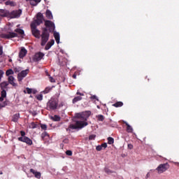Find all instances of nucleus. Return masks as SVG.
<instances>
[{"instance_id": "obj_1", "label": "nucleus", "mask_w": 179, "mask_h": 179, "mask_svg": "<svg viewBox=\"0 0 179 179\" xmlns=\"http://www.w3.org/2000/svg\"><path fill=\"white\" fill-rule=\"evenodd\" d=\"M90 114H92V113L89 110L76 113V118L81 120H77L75 124H70L69 128L66 129V131H71V129H82V128L87 127L88 124L86 121H87V118L90 117Z\"/></svg>"}, {"instance_id": "obj_2", "label": "nucleus", "mask_w": 179, "mask_h": 179, "mask_svg": "<svg viewBox=\"0 0 179 179\" xmlns=\"http://www.w3.org/2000/svg\"><path fill=\"white\" fill-rule=\"evenodd\" d=\"M15 33L10 32L8 34H3L2 37L3 38H14V37H16L17 36V34H19L20 36H22V37L24 36V31H23V29H15Z\"/></svg>"}, {"instance_id": "obj_3", "label": "nucleus", "mask_w": 179, "mask_h": 179, "mask_svg": "<svg viewBox=\"0 0 179 179\" xmlns=\"http://www.w3.org/2000/svg\"><path fill=\"white\" fill-rule=\"evenodd\" d=\"M41 45L44 47L45 44H47V41L50 38V34H48V29L47 28H43L42 31V34L41 35Z\"/></svg>"}, {"instance_id": "obj_4", "label": "nucleus", "mask_w": 179, "mask_h": 179, "mask_svg": "<svg viewBox=\"0 0 179 179\" xmlns=\"http://www.w3.org/2000/svg\"><path fill=\"white\" fill-rule=\"evenodd\" d=\"M170 169V164L169 163L160 164L157 168L156 171L158 174H163L166 173L167 170Z\"/></svg>"}, {"instance_id": "obj_5", "label": "nucleus", "mask_w": 179, "mask_h": 179, "mask_svg": "<svg viewBox=\"0 0 179 179\" xmlns=\"http://www.w3.org/2000/svg\"><path fill=\"white\" fill-rule=\"evenodd\" d=\"M58 108V100L51 99L47 103V110L52 111Z\"/></svg>"}, {"instance_id": "obj_6", "label": "nucleus", "mask_w": 179, "mask_h": 179, "mask_svg": "<svg viewBox=\"0 0 179 179\" xmlns=\"http://www.w3.org/2000/svg\"><path fill=\"white\" fill-rule=\"evenodd\" d=\"M31 29L33 36H34L36 38H40V30L37 29V26H36V24H31Z\"/></svg>"}, {"instance_id": "obj_7", "label": "nucleus", "mask_w": 179, "mask_h": 179, "mask_svg": "<svg viewBox=\"0 0 179 179\" xmlns=\"http://www.w3.org/2000/svg\"><path fill=\"white\" fill-rule=\"evenodd\" d=\"M43 23V14L41 13L37 14L36 20L34 21L31 24H35L36 26H40Z\"/></svg>"}, {"instance_id": "obj_8", "label": "nucleus", "mask_w": 179, "mask_h": 179, "mask_svg": "<svg viewBox=\"0 0 179 179\" xmlns=\"http://www.w3.org/2000/svg\"><path fill=\"white\" fill-rule=\"evenodd\" d=\"M18 141H20V142H24V143H27V145L29 146L33 145V141L27 136L19 137Z\"/></svg>"}, {"instance_id": "obj_9", "label": "nucleus", "mask_w": 179, "mask_h": 179, "mask_svg": "<svg viewBox=\"0 0 179 179\" xmlns=\"http://www.w3.org/2000/svg\"><path fill=\"white\" fill-rule=\"evenodd\" d=\"M22 15V10H13L10 13V19H16V17H20Z\"/></svg>"}, {"instance_id": "obj_10", "label": "nucleus", "mask_w": 179, "mask_h": 179, "mask_svg": "<svg viewBox=\"0 0 179 179\" xmlns=\"http://www.w3.org/2000/svg\"><path fill=\"white\" fill-rule=\"evenodd\" d=\"M28 73H29V69L24 70L21 71L20 73H18V76H17L18 81L22 82V80H23V78L27 76Z\"/></svg>"}, {"instance_id": "obj_11", "label": "nucleus", "mask_w": 179, "mask_h": 179, "mask_svg": "<svg viewBox=\"0 0 179 179\" xmlns=\"http://www.w3.org/2000/svg\"><path fill=\"white\" fill-rule=\"evenodd\" d=\"M43 57H44V53H42V52L36 53L34 57V61L35 62H38V61H41V59H43Z\"/></svg>"}, {"instance_id": "obj_12", "label": "nucleus", "mask_w": 179, "mask_h": 179, "mask_svg": "<svg viewBox=\"0 0 179 179\" xmlns=\"http://www.w3.org/2000/svg\"><path fill=\"white\" fill-rule=\"evenodd\" d=\"M45 26L46 27H49L50 30H55V25L54 24V22L50 21V20H46L45 22Z\"/></svg>"}, {"instance_id": "obj_13", "label": "nucleus", "mask_w": 179, "mask_h": 179, "mask_svg": "<svg viewBox=\"0 0 179 179\" xmlns=\"http://www.w3.org/2000/svg\"><path fill=\"white\" fill-rule=\"evenodd\" d=\"M30 173H31L32 174H34L35 178H38V179H40L41 178V173L33 169H31L29 170Z\"/></svg>"}, {"instance_id": "obj_14", "label": "nucleus", "mask_w": 179, "mask_h": 179, "mask_svg": "<svg viewBox=\"0 0 179 179\" xmlns=\"http://www.w3.org/2000/svg\"><path fill=\"white\" fill-rule=\"evenodd\" d=\"M0 12L1 13H2L1 15H0V19L1 17H10V13L8 10H1Z\"/></svg>"}, {"instance_id": "obj_15", "label": "nucleus", "mask_w": 179, "mask_h": 179, "mask_svg": "<svg viewBox=\"0 0 179 179\" xmlns=\"http://www.w3.org/2000/svg\"><path fill=\"white\" fill-rule=\"evenodd\" d=\"M8 83L10 85H12V86H17V85L15 83V78L12 76H8Z\"/></svg>"}, {"instance_id": "obj_16", "label": "nucleus", "mask_w": 179, "mask_h": 179, "mask_svg": "<svg viewBox=\"0 0 179 179\" xmlns=\"http://www.w3.org/2000/svg\"><path fill=\"white\" fill-rule=\"evenodd\" d=\"M26 54H27V50L24 48H22L19 53L20 58H24Z\"/></svg>"}, {"instance_id": "obj_17", "label": "nucleus", "mask_w": 179, "mask_h": 179, "mask_svg": "<svg viewBox=\"0 0 179 179\" xmlns=\"http://www.w3.org/2000/svg\"><path fill=\"white\" fill-rule=\"evenodd\" d=\"M26 1H29V3L32 6H36L39 3V2L41 1V0H26Z\"/></svg>"}, {"instance_id": "obj_18", "label": "nucleus", "mask_w": 179, "mask_h": 179, "mask_svg": "<svg viewBox=\"0 0 179 179\" xmlns=\"http://www.w3.org/2000/svg\"><path fill=\"white\" fill-rule=\"evenodd\" d=\"M55 43V41L54 40H51L50 41H49L47 45L45 47V50H50V48H51V47H52V45Z\"/></svg>"}, {"instance_id": "obj_19", "label": "nucleus", "mask_w": 179, "mask_h": 179, "mask_svg": "<svg viewBox=\"0 0 179 179\" xmlns=\"http://www.w3.org/2000/svg\"><path fill=\"white\" fill-rule=\"evenodd\" d=\"M124 123L127 125V131L129 133H132L134 132V129L132 128V127L131 125H129V124H128V122H124Z\"/></svg>"}, {"instance_id": "obj_20", "label": "nucleus", "mask_w": 179, "mask_h": 179, "mask_svg": "<svg viewBox=\"0 0 179 179\" xmlns=\"http://www.w3.org/2000/svg\"><path fill=\"white\" fill-rule=\"evenodd\" d=\"M54 37H55V38L56 43H57V44H59V38H60V37H59V33H58V32H57V31H55V32H54Z\"/></svg>"}, {"instance_id": "obj_21", "label": "nucleus", "mask_w": 179, "mask_h": 179, "mask_svg": "<svg viewBox=\"0 0 179 179\" xmlns=\"http://www.w3.org/2000/svg\"><path fill=\"white\" fill-rule=\"evenodd\" d=\"M8 85H9V83L8 82L4 81L0 84V86L2 89V90H5V89H7Z\"/></svg>"}, {"instance_id": "obj_22", "label": "nucleus", "mask_w": 179, "mask_h": 179, "mask_svg": "<svg viewBox=\"0 0 179 179\" xmlns=\"http://www.w3.org/2000/svg\"><path fill=\"white\" fill-rule=\"evenodd\" d=\"M45 15L48 19H52V13L50 10H46Z\"/></svg>"}, {"instance_id": "obj_23", "label": "nucleus", "mask_w": 179, "mask_h": 179, "mask_svg": "<svg viewBox=\"0 0 179 179\" xmlns=\"http://www.w3.org/2000/svg\"><path fill=\"white\" fill-rule=\"evenodd\" d=\"M20 117V115L19 113H17V114L13 115V121L14 122H17V120H19Z\"/></svg>"}, {"instance_id": "obj_24", "label": "nucleus", "mask_w": 179, "mask_h": 179, "mask_svg": "<svg viewBox=\"0 0 179 179\" xmlns=\"http://www.w3.org/2000/svg\"><path fill=\"white\" fill-rule=\"evenodd\" d=\"M113 106V107H122V106H124V103L121 101H118L114 103Z\"/></svg>"}, {"instance_id": "obj_25", "label": "nucleus", "mask_w": 179, "mask_h": 179, "mask_svg": "<svg viewBox=\"0 0 179 179\" xmlns=\"http://www.w3.org/2000/svg\"><path fill=\"white\" fill-rule=\"evenodd\" d=\"M82 100V96H76L73 99V103L75 104V103H78V101H80Z\"/></svg>"}, {"instance_id": "obj_26", "label": "nucleus", "mask_w": 179, "mask_h": 179, "mask_svg": "<svg viewBox=\"0 0 179 179\" xmlns=\"http://www.w3.org/2000/svg\"><path fill=\"white\" fill-rule=\"evenodd\" d=\"M51 119L53 120V121H59L61 120V117L55 115L53 117H51Z\"/></svg>"}, {"instance_id": "obj_27", "label": "nucleus", "mask_w": 179, "mask_h": 179, "mask_svg": "<svg viewBox=\"0 0 179 179\" xmlns=\"http://www.w3.org/2000/svg\"><path fill=\"white\" fill-rule=\"evenodd\" d=\"M51 89H52V87H48L45 89V90H43V93L45 94H47V93H50V92L51 91Z\"/></svg>"}, {"instance_id": "obj_28", "label": "nucleus", "mask_w": 179, "mask_h": 179, "mask_svg": "<svg viewBox=\"0 0 179 179\" xmlns=\"http://www.w3.org/2000/svg\"><path fill=\"white\" fill-rule=\"evenodd\" d=\"M108 145H113V143H114V138L112 137H108Z\"/></svg>"}, {"instance_id": "obj_29", "label": "nucleus", "mask_w": 179, "mask_h": 179, "mask_svg": "<svg viewBox=\"0 0 179 179\" xmlns=\"http://www.w3.org/2000/svg\"><path fill=\"white\" fill-rule=\"evenodd\" d=\"M13 73H14V72H13V70H12V69H8L6 72V75L7 76H9V75H13Z\"/></svg>"}, {"instance_id": "obj_30", "label": "nucleus", "mask_w": 179, "mask_h": 179, "mask_svg": "<svg viewBox=\"0 0 179 179\" xmlns=\"http://www.w3.org/2000/svg\"><path fill=\"white\" fill-rule=\"evenodd\" d=\"M6 5H10V6H15V4L13 1H8L6 2Z\"/></svg>"}, {"instance_id": "obj_31", "label": "nucleus", "mask_w": 179, "mask_h": 179, "mask_svg": "<svg viewBox=\"0 0 179 179\" xmlns=\"http://www.w3.org/2000/svg\"><path fill=\"white\" fill-rule=\"evenodd\" d=\"M97 118L99 121H104V116L103 115H99Z\"/></svg>"}, {"instance_id": "obj_32", "label": "nucleus", "mask_w": 179, "mask_h": 179, "mask_svg": "<svg viewBox=\"0 0 179 179\" xmlns=\"http://www.w3.org/2000/svg\"><path fill=\"white\" fill-rule=\"evenodd\" d=\"M90 99L91 100H96L97 101H99V98H97V96H96V95H92L90 96Z\"/></svg>"}, {"instance_id": "obj_33", "label": "nucleus", "mask_w": 179, "mask_h": 179, "mask_svg": "<svg viewBox=\"0 0 179 179\" xmlns=\"http://www.w3.org/2000/svg\"><path fill=\"white\" fill-rule=\"evenodd\" d=\"M36 99L37 100H39V101H41V100H43V94H38L36 96Z\"/></svg>"}, {"instance_id": "obj_34", "label": "nucleus", "mask_w": 179, "mask_h": 179, "mask_svg": "<svg viewBox=\"0 0 179 179\" xmlns=\"http://www.w3.org/2000/svg\"><path fill=\"white\" fill-rule=\"evenodd\" d=\"M1 97H6V91L5 90L1 91Z\"/></svg>"}, {"instance_id": "obj_35", "label": "nucleus", "mask_w": 179, "mask_h": 179, "mask_svg": "<svg viewBox=\"0 0 179 179\" xmlns=\"http://www.w3.org/2000/svg\"><path fill=\"white\" fill-rule=\"evenodd\" d=\"M95 138H96V135H94V134L90 135L89 136L90 141H94Z\"/></svg>"}, {"instance_id": "obj_36", "label": "nucleus", "mask_w": 179, "mask_h": 179, "mask_svg": "<svg viewBox=\"0 0 179 179\" xmlns=\"http://www.w3.org/2000/svg\"><path fill=\"white\" fill-rule=\"evenodd\" d=\"M41 129H43V131H47V124H41Z\"/></svg>"}, {"instance_id": "obj_37", "label": "nucleus", "mask_w": 179, "mask_h": 179, "mask_svg": "<svg viewBox=\"0 0 179 179\" xmlns=\"http://www.w3.org/2000/svg\"><path fill=\"white\" fill-rule=\"evenodd\" d=\"M30 127L32 128V129H34L35 128H37V124H36L34 122H31Z\"/></svg>"}, {"instance_id": "obj_38", "label": "nucleus", "mask_w": 179, "mask_h": 179, "mask_svg": "<svg viewBox=\"0 0 179 179\" xmlns=\"http://www.w3.org/2000/svg\"><path fill=\"white\" fill-rule=\"evenodd\" d=\"M45 136H48V134H47V132H43V133L41 134V138H42V139H44V138H45Z\"/></svg>"}, {"instance_id": "obj_39", "label": "nucleus", "mask_w": 179, "mask_h": 179, "mask_svg": "<svg viewBox=\"0 0 179 179\" xmlns=\"http://www.w3.org/2000/svg\"><path fill=\"white\" fill-rule=\"evenodd\" d=\"M27 93H28V94H31V93H33V90L27 87Z\"/></svg>"}, {"instance_id": "obj_40", "label": "nucleus", "mask_w": 179, "mask_h": 179, "mask_svg": "<svg viewBox=\"0 0 179 179\" xmlns=\"http://www.w3.org/2000/svg\"><path fill=\"white\" fill-rule=\"evenodd\" d=\"M3 77V71L0 70V82Z\"/></svg>"}, {"instance_id": "obj_41", "label": "nucleus", "mask_w": 179, "mask_h": 179, "mask_svg": "<svg viewBox=\"0 0 179 179\" xmlns=\"http://www.w3.org/2000/svg\"><path fill=\"white\" fill-rule=\"evenodd\" d=\"M105 172L107 173V174H111L113 173V171H111L110 169H105Z\"/></svg>"}, {"instance_id": "obj_42", "label": "nucleus", "mask_w": 179, "mask_h": 179, "mask_svg": "<svg viewBox=\"0 0 179 179\" xmlns=\"http://www.w3.org/2000/svg\"><path fill=\"white\" fill-rule=\"evenodd\" d=\"M66 155H67V156H72V152L71 150H67L66 151Z\"/></svg>"}, {"instance_id": "obj_43", "label": "nucleus", "mask_w": 179, "mask_h": 179, "mask_svg": "<svg viewBox=\"0 0 179 179\" xmlns=\"http://www.w3.org/2000/svg\"><path fill=\"white\" fill-rule=\"evenodd\" d=\"M101 147L102 148V149H106V148H107V144L106 143H102L101 145Z\"/></svg>"}, {"instance_id": "obj_44", "label": "nucleus", "mask_w": 179, "mask_h": 179, "mask_svg": "<svg viewBox=\"0 0 179 179\" xmlns=\"http://www.w3.org/2000/svg\"><path fill=\"white\" fill-rule=\"evenodd\" d=\"M21 134V138H23L24 136H26V132H24V131H20Z\"/></svg>"}, {"instance_id": "obj_45", "label": "nucleus", "mask_w": 179, "mask_h": 179, "mask_svg": "<svg viewBox=\"0 0 179 179\" xmlns=\"http://www.w3.org/2000/svg\"><path fill=\"white\" fill-rule=\"evenodd\" d=\"M96 149L98 152H100V150H102L103 148L101 147V145H98L96 146Z\"/></svg>"}, {"instance_id": "obj_46", "label": "nucleus", "mask_w": 179, "mask_h": 179, "mask_svg": "<svg viewBox=\"0 0 179 179\" xmlns=\"http://www.w3.org/2000/svg\"><path fill=\"white\" fill-rule=\"evenodd\" d=\"M49 79H50V81L52 83H55V79H53V78H52V77H49Z\"/></svg>"}, {"instance_id": "obj_47", "label": "nucleus", "mask_w": 179, "mask_h": 179, "mask_svg": "<svg viewBox=\"0 0 179 179\" xmlns=\"http://www.w3.org/2000/svg\"><path fill=\"white\" fill-rule=\"evenodd\" d=\"M129 149H134V145L132 144H128Z\"/></svg>"}, {"instance_id": "obj_48", "label": "nucleus", "mask_w": 179, "mask_h": 179, "mask_svg": "<svg viewBox=\"0 0 179 179\" xmlns=\"http://www.w3.org/2000/svg\"><path fill=\"white\" fill-rule=\"evenodd\" d=\"M3 52L2 47H0V55H2Z\"/></svg>"}, {"instance_id": "obj_49", "label": "nucleus", "mask_w": 179, "mask_h": 179, "mask_svg": "<svg viewBox=\"0 0 179 179\" xmlns=\"http://www.w3.org/2000/svg\"><path fill=\"white\" fill-rule=\"evenodd\" d=\"M77 94H78V95H80V96H85L84 94H82V93H80V92H77Z\"/></svg>"}, {"instance_id": "obj_50", "label": "nucleus", "mask_w": 179, "mask_h": 179, "mask_svg": "<svg viewBox=\"0 0 179 179\" xmlns=\"http://www.w3.org/2000/svg\"><path fill=\"white\" fill-rule=\"evenodd\" d=\"M3 99H5L3 96L0 97V101H3Z\"/></svg>"}, {"instance_id": "obj_51", "label": "nucleus", "mask_w": 179, "mask_h": 179, "mask_svg": "<svg viewBox=\"0 0 179 179\" xmlns=\"http://www.w3.org/2000/svg\"><path fill=\"white\" fill-rule=\"evenodd\" d=\"M73 79H76V74L73 75Z\"/></svg>"}, {"instance_id": "obj_52", "label": "nucleus", "mask_w": 179, "mask_h": 179, "mask_svg": "<svg viewBox=\"0 0 179 179\" xmlns=\"http://www.w3.org/2000/svg\"><path fill=\"white\" fill-rule=\"evenodd\" d=\"M32 92H33L34 94L37 93V90H32Z\"/></svg>"}, {"instance_id": "obj_53", "label": "nucleus", "mask_w": 179, "mask_h": 179, "mask_svg": "<svg viewBox=\"0 0 179 179\" xmlns=\"http://www.w3.org/2000/svg\"><path fill=\"white\" fill-rule=\"evenodd\" d=\"M175 164L179 166V162H175Z\"/></svg>"}, {"instance_id": "obj_54", "label": "nucleus", "mask_w": 179, "mask_h": 179, "mask_svg": "<svg viewBox=\"0 0 179 179\" xmlns=\"http://www.w3.org/2000/svg\"><path fill=\"white\" fill-rule=\"evenodd\" d=\"M15 72H19L17 68L15 69Z\"/></svg>"}, {"instance_id": "obj_55", "label": "nucleus", "mask_w": 179, "mask_h": 179, "mask_svg": "<svg viewBox=\"0 0 179 179\" xmlns=\"http://www.w3.org/2000/svg\"><path fill=\"white\" fill-rule=\"evenodd\" d=\"M6 0H0V2H5Z\"/></svg>"}, {"instance_id": "obj_56", "label": "nucleus", "mask_w": 179, "mask_h": 179, "mask_svg": "<svg viewBox=\"0 0 179 179\" xmlns=\"http://www.w3.org/2000/svg\"><path fill=\"white\" fill-rule=\"evenodd\" d=\"M0 174H3L2 172Z\"/></svg>"}, {"instance_id": "obj_57", "label": "nucleus", "mask_w": 179, "mask_h": 179, "mask_svg": "<svg viewBox=\"0 0 179 179\" xmlns=\"http://www.w3.org/2000/svg\"><path fill=\"white\" fill-rule=\"evenodd\" d=\"M0 138H1V136H0Z\"/></svg>"}]
</instances>
